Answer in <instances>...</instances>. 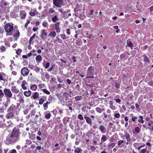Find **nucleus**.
Listing matches in <instances>:
<instances>
[{
	"mask_svg": "<svg viewBox=\"0 0 153 153\" xmlns=\"http://www.w3.org/2000/svg\"><path fill=\"white\" fill-rule=\"evenodd\" d=\"M51 112H52L54 115H56L57 113V111L56 109H54L53 111H51Z\"/></svg>",
	"mask_w": 153,
	"mask_h": 153,
	"instance_id": "nucleus-52",
	"label": "nucleus"
},
{
	"mask_svg": "<svg viewBox=\"0 0 153 153\" xmlns=\"http://www.w3.org/2000/svg\"><path fill=\"white\" fill-rule=\"evenodd\" d=\"M7 48L5 47L4 46L1 45L0 46V52L1 53L4 52L6 51Z\"/></svg>",
	"mask_w": 153,
	"mask_h": 153,
	"instance_id": "nucleus-24",
	"label": "nucleus"
},
{
	"mask_svg": "<svg viewBox=\"0 0 153 153\" xmlns=\"http://www.w3.org/2000/svg\"><path fill=\"white\" fill-rule=\"evenodd\" d=\"M14 108L12 106H11L7 110V112L13 113L14 112Z\"/></svg>",
	"mask_w": 153,
	"mask_h": 153,
	"instance_id": "nucleus-32",
	"label": "nucleus"
},
{
	"mask_svg": "<svg viewBox=\"0 0 153 153\" xmlns=\"http://www.w3.org/2000/svg\"><path fill=\"white\" fill-rule=\"evenodd\" d=\"M147 147L145 149H143L139 152V153H146L147 151Z\"/></svg>",
	"mask_w": 153,
	"mask_h": 153,
	"instance_id": "nucleus-46",
	"label": "nucleus"
},
{
	"mask_svg": "<svg viewBox=\"0 0 153 153\" xmlns=\"http://www.w3.org/2000/svg\"><path fill=\"white\" fill-rule=\"evenodd\" d=\"M82 150L79 147H77L74 150L75 153H82Z\"/></svg>",
	"mask_w": 153,
	"mask_h": 153,
	"instance_id": "nucleus-33",
	"label": "nucleus"
},
{
	"mask_svg": "<svg viewBox=\"0 0 153 153\" xmlns=\"http://www.w3.org/2000/svg\"><path fill=\"white\" fill-rule=\"evenodd\" d=\"M114 86H115V87L116 88H120V85L119 84H118L117 83V82H115L114 83Z\"/></svg>",
	"mask_w": 153,
	"mask_h": 153,
	"instance_id": "nucleus-55",
	"label": "nucleus"
},
{
	"mask_svg": "<svg viewBox=\"0 0 153 153\" xmlns=\"http://www.w3.org/2000/svg\"><path fill=\"white\" fill-rule=\"evenodd\" d=\"M45 76L46 79L49 80L50 79V75L47 73H46L45 74Z\"/></svg>",
	"mask_w": 153,
	"mask_h": 153,
	"instance_id": "nucleus-47",
	"label": "nucleus"
},
{
	"mask_svg": "<svg viewBox=\"0 0 153 153\" xmlns=\"http://www.w3.org/2000/svg\"><path fill=\"white\" fill-rule=\"evenodd\" d=\"M22 51V50L20 49H18L16 51V53L18 55L20 54Z\"/></svg>",
	"mask_w": 153,
	"mask_h": 153,
	"instance_id": "nucleus-54",
	"label": "nucleus"
},
{
	"mask_svg": "<svg viewBox=\"0 0 153 153\" xmlns=\"http://www.w3.org/2000/svg\"><path fill=\"white\" fill-rule=\"evenodd\" d=\"M13 37L14 39H16V40L20 36V33L18 29H17L14 33H13Z\"/></svg>",
	"mask_w": 153,
	"mask_h": 153,
	"instance_id": "nucleus-13",
	"label": "nucleus"
},
{
	"mask_svg": "<svg viewBox=\"0 0 153 153\" xmlns=\"http://www.w3.org/2000/svg\"><path fill=\"white\" fill-rule=\"evenodd\" d=\"M31 93V91L30 90L26 91L24 92V94L26 97H28L30 96Z\"/></svg>",
	"mask_w": 153,
	"mask_h": 153,
	"instance_id": "nucleus-21",
	"label": "nucleus"
},
{
	"mask_svg": "<svg viewBox=\"0 0 153 153\" xmlns=\"http://www.w3.org/2000/svg\"><path fill=\"white\" fill-rule=\"evenodd\" d=\"M124 142V141L123 140H120L118 141L117 145L120 148L123 147V146H122L121 145ZM125 143H126V142H125Z\"/></svg>",
	"mask_w": 153,
	"mask_h": 153,
	"instance_id": "nucleus-31",
	"label": "nucleus"
},
{
	"mask_svg": "<svg viewBox=\"0 0 153 153\" xmlns=\"http://www.w3.org/2000/svg\"><path fill=\"white\" fill-rule=\"evenodd\" d=\"M40 70V68L38 67L37 66H35L34 67V70L37 73H39Z\"/></svg>",
	"mask_w": 153,
	"mask_h": 153,
	"instance_id": "nucleus-44",
	"label": "nucleus"
},
{
	"mask_svg": "<svg viewBox=\"0 0 153 153\" xmlns=\"http://www.w3.org/2000/svg\"><path fill=\"white\" fill-rule=\"evenodd\" d=\"M55 12V10L52 8H50L48 11V13L49 14H52Z\"/></svg>",
	"mask_w": 153,
	"mask_h": 153,
	"instance_id": "nucleus-45",
	"label": "nucleus"
},
{
	"mask_svg": "<svg viewBox=\"0 0 153 153\" xmlns=\"http://www.w3.org/2000/svg\"><path fill=\"white\" fill-rule=\"evenodd\" d=\"M91 150L92 151H94L96 150V148L94 146H91L90 147Z\"/></svg>",
	"mask_w": 153,
	"mask_h": 153,
	"instance_id": "nucleus-62",
	"label": "nucleus"
},
{
	"mask_svg": "<svg viewBox=\"0 0 153 153\" xmlns=\"http://www.w3.org/2000/svg\"><path fill=\"white\" fill-rule=\"evenodd\" d=\"M45 118L48 119L51 117V114L49 111H47L45 112Z\"/></svg>",
	"mask_w": 153,
	"mask_h": 153,
	"instance_id": "nucleus-22",
	"label": "nucleus"
},
{
	"mask_svg": "<svg viewBox=\"0 0 153 153\" xmlns=\"http://www.w3.org/2000/svg\"><path fill=\"white\" fill-rule=\"evenodd\" d=\"M59 20V18L57 15L54 16L52 18V21L54 22H56L57 21Z\"/></svg>",
	"mask_w": 153,
	"mask_h": 153,
	"instance_id": "nucleus-35",
	"label": "nucleus"
},
{
	"mask_svg": "<svg viewBox=\"0 0 153 153\" xmlns=\"http://www.w3.org/2000/svg\"><path fill=\"white\" fill-rule=\"evenodd\" d=\"M133 146L136 148H137L139 147L138 143H134L133 144Z\"/></svg>",
	"mask_w": 153,
	"mask_h": 153,
	"instance_id": "nucleus-63",
	"label": "nucleus"
},
{
	"mask_svg": "<svg viewBox=\"0 0 153 153\" xmlns=\"http://www.w3.org/2000/svg\"><path fill=\"white\" fill-rule=\"evenodd\" d=\"M37 89V85L35 84L30 85V89L33 91H35Z\"/></svg>",
	"mask_w": 153,
	"mask_h": 153,
	"instance_id": "nucleus-23",
	"label": "nucleus"
},
{
	"mask_svg": "<svg viewBox=\"0 0 153 153\" xmlns=\"http://www.w3.org/2000/svg\"><path fill=\"white\" fill-rule=\"evenodd\" d=\"M94 68L93 66H91L89 67L87 70L86 78L87 79H93L94 77Z\"/></svg>",
	"mask_w": 153,
	"mask_h": 153,
	"instance_id": "nucleus-4",
	"label": "nucleus"
},
{
	"mask_svg": "<svg viewBox=\"0 0 153 153\" xmlns=\"http://www.w3.org/2000/svg\"><path fill=\"white\" fill-rule=\"evenodd\" d=\"M39 95L38 92H35L33 93L31 97H32L34 100H36L39 97Z\"/></svg>",
	"mask_w": 153,
	"mask_h": 153,
	"instance_id": "nucleus-17",
	"label": "nucleus"
},
{
	"mask_svg": "<svg viewBox=\"0 0 153 153\" xmlns=\"http://www.w3.org/2000/svg\"><path fill=\"white\" fill-rule=\"evenodd\" d=\"M50 64L49 62H47L45 64V68L46 69H47L50 66Z\"/></svg>",
	"mask_w": 153,
	"mask_h": 153,
	"instance_id": "nucleus-57",
	"label": "nucleus"
},
{
	"mask_svg": "<svg viewBox=\"0 0 153 153\" xmlns=\"http://www.w3.org/2000/svg\"><path fill=\"white\" fill-rule=\"evenodd\" d=\"M37 14L38 12L35 9H31L29 13L30 15L32 16H34Z\"/></svg>",
	"mask_w": 153,
	"mask_h": 153,
	"instance_id": "nucleus-18",
	"label": "nucleus"
},
{
	"mask_svg": "<svg viewBox=\"0 0 153 153\" xmlns=\"http://www.w3.org/2000/svg\"><path fill=\"white\" fill-rule=\"evenodd\" d=\"M78 118L80 120H83L84 118L82 115L81 114H79L78 116Z\"/></svg>",
	"mask_w": 153,
	"mask_h": 153,
	"instance_id": "nucleus-53",
	"label": "nucleus"
},
{
	"mask_svg": "<svg viewBox=\"0 0 153 153\" xmlns=\"http://www.w3.org/2000/svg\"><path fill=\"white\" fill-rule=\"evenodd\" d=\"M60 24V22H57L54 25L55 29L57 33H59L60 32V28L59 27V25Z\"/></svg>",
	"mask_w": 153,
	"mask_h": 153,
	"instance_id": "nucleus-11",
	"label": "nucleus"
},
{
	"mask_svg": "<svg viewBox=\"0 0 153 153\" xmlns=\"http://www.w3.org/2000/svg\"><path fill=\"white\" fill-rule=\"evenodd\" d=\"M11 90L13 93L16 94L19 93V90L15 86L11 87Z\"/></svg>",
	"mask_w": 153,
	"mask_h": 153,
	"instance_id": "nucleus-16",
	"label": "nucleus"
},
{
	"mask_svg": "<svg viewBox=\"0 0 153 153\" xmlns=\"http://www.w3.org/2000/svg\"><path fill=\"white\" fill-rule=\"evenodd\" d=\"M66 31V33L67 35H69L70 34L71 32L70 31V29L69 28H67L65 30Z\"/></svg>",
	"mask_w": 153,
	"mask_h": 153,
	"instance_id": "nucleus-58",
	"label": "nucleus"
},
{
	"mask_svg": "<svg viewBox=\"0 0 153 153\" xmlns=\"http://www.w3.org/2000/svg\"><path fill=\"white\" fill-rule=\"evenodd\" d=\"M41 90H42L45 94H46L49 95L50 94V92L46 89H41Z\"/></svg>",
	"mask_w": 153,
	"mask_h": 153,
	"instance_id": "nucleus-39",
	"label": "nucleus"
},
{
	"mask_svg": "<svg viewBox=\"0 0 153 153\" xmlns=\"http://www.w3.org/2000/svg\"><path fill=\"white\" fill-rule=\"evenodd\" d=\"M36 59L37 61H40L42 60V57L40 55H38L36 56Z\"/></svg>",
	"mask_w": 153,
	"mask_h": 153,
	"instance_id": "nucleus-42",
	"label": "nucleus"
},
{
	"mask_svg": "<svg viewBox=\"0 0 153 153\" xmlns=\"http://www.w3.org/2000/svg\"><path fill=\"white\" fill-rule=\"evenodd\" d=\"M99 129L102 134L105 133L106 132L105 127L103 125H101L99 126Z\"/></svg>",
	"mask_w": 153,
	"mask_h": 153,
	"instance_id": "nucleus-14",
	"label": "nucleus"
},
{
	"mask_svg": "<svg viewBox=\"0 0 153 153\" xmlns=\"http://www.w3.org/2000/svg\"><path fill=\"white\" fill-rule=\"evenodd\" d=\"M9 153H17V152L16 150L15 149H13L11 150H10L9 152Z\"/></svg>",
	"mask_w": 153,
	"mask_h": 153,
	"instance_id": "nucleus-59",
	"label": "nucleus"
},
{
	"mask_svg": "<svg viewBox=\"0 0 153 153\" xmlns=\"http://www.w3.org/2000/svg\"><path fill=\"white\" fill-rule=\"evenodd\" d=\"M95 110L97 112L101 113L103 111V109H102L99 107H97L96 108Z\"/></svg>",
	"mask_w": 153,
	"mask_h": 153,
	"instance_id": "nucleus-37",
	"label": "nucleus"
},
{
	"mask_svg": "<svg viewBox=\"0 0 153 153\" xmlns=\"http://www.w3.org/2000/svg\"><path fill=\"white\" fill-rule=\"evenodd\" d=\"M20 131L19 129L15 127L11 132L6 137V141L7 144H13L17 142L20 138Z\"/></svg>",
	"mask_w": 153,
	"mask_h": 153,
	"instance_id": "nucleus-1",
	"label": "nucleus"
},
{
	"mask_svg": "<svg viewBox=\"0 0 153 153\" xmlns=\"http://www.w3.org/2000/svg\"><path fill=\"white\" fill-rule=\"evenodd\" d=\"M42 25L44 27H47L48 26V22L46 21H44L43 22Z\"/></svg>",
	"mask_w": 153,
	"mask_h": 153,
	"instance_id": "nucleus-41",
	"label": "nucleus"
},
{
	"mask_svg": "<svg viewBox=\"0 0 153 153\" xmlns=\"http://www.w3.org/2000/svg\"><path fill=\"white\" fill-rule=\"evenodd\" d=\"M148 129L150 130V131H153V126L152 125L151 126L148 127Z\"/></svg>",
	"mask_w": 153,
	"mask_h": 153,
	"instance_id": "nucleus-64",
	"label": "nucleus"
},
{
	"mask_svg": "<svg viewBox=\"0 0 153 153\" xmlns=\"http://www.w3.org/2000/svg\"><path fill=\"white\" fill-rule=\"evenodd\" d=\"M56 35V33L55 31H52L48 35V36L51 38H54Z\"/></svg>",
	"mask_w": 153,
	"mask_h": 153,
	"instance_id": "nucleus-27",
	"label": "nucleus"
},
{
	"mask_svg": "<svg viewBox=\"0 0 153 153\" xmlns=\"http://www.w3.org/2000/svg\"><path fill=\"white\" fill-rule=\"evenodd\" d=\"M35 34H34L33 35L30 37L29 40V43L30 45H31L32 41L35 39Z\"/></svg>",
	"mask_w": 153,
	"mask_h": 153,
	"instance_id": "nucleus-36",
	"label": "nucleus"
},
{
	"mask_svg": "<svg viewBox=\"0 0 153 153\" xmlns=\"http://www.w3.org/2000/svg\"><path fill=\"white\" fill-rule=\"evenodd\" d=\"M115 143H111L108 144V146L109 147H111L112 148H113L115 146Z\"/></svg>",
	"mask_w": 153,
	"mask_h": 153,
	"instance_id": "nucleus-56",
	"label": "nucleus"
},
{
	"mask_svg": "<svg viewBox=\"0 0 153 153\" xmlns=\"http://www.w3.org/2000/svg\"><path fill=\"white\" fill-rule=\"evenodd\" d=\"M107 139V137L105 135H103L101 138V142L100 143V144H101L102 143L105 142L106 141Z\"/></svg>",
	"mask_w": 153,
	"mask_h": 153,
	"instance_id": "nucleus-28",
	"label": "nucleus"
},
{
	"mask_svg": "<svg viewBox=\"0 0 153 153\" xmlns=\"http://www.w3.org/2000/svg\"><path fill=\"white\" fill-rule=\"evenodd\" d=\"M27 84V83L25 80H24L22 82L21 87L23 90H25L27 89V87L25 86Z\"/></svg>",
	"mask_w": 153,
	"mask_h": 153,
	"instance_id": "nucleus-20",
	"label": "nucleus"
},
{
	"mask_svg": "<svg viewBox=\"0 0 153 153\" xmlns=\"http://www.w3.org/2000/svg\"><path fill=\"white\" fill-rule=\"evenodd\" d=\"M21 73L23 76H26L28 75L29 73L28 69L27 67H24L21 69Z\"/></svg>",
	"mask_w": 153,
	"mask_h": 153,
	"instance_id": "nucleus-9",
	"label": "nucleus"
},
{
	"mask_svg": "<svg viewBox=\"0 0 153 153\" xmlns=\"http://www.w3.org/2000/svg\"><path fill=\"white\" fill-rule=\"evenodd\" d=\"M8 78L7 75L4 72H0V82H4L7 80Z\"/></svg>",
	"mask_w": 153,
	"mask_h": 153,
	"instance_id": "nucleus-7",
	"label": "nucleus"
},
{
	"mask_svg": "<svg viewBox=\"0 0 153 153\" xmlns=\"http://www.w3.org/2000/svg\"><path fill=\"white\" fill-rule=\"evenodd\" d=\"M120 137L123 139L125 137L127 140V142H126V145H128L132 141V139L131 137L130 134L126 132L124 134H121Z\"/></svg>",
	"mask_w": 153,
	"mask_h": 153,
	"instance_id": "nucleus-5",
	"label": "nucleus"
},
{
	"mask_svg": "<svg viewBox=\"0 0 153 153\" xmlns=\"http://www.w3.org/2000/svg\"><path fill=\"white\" fill-rule=\"evenodd\" d=\"M84 117L87 123L90 125H92V122L91 119L89 117H88L86 114H85Z\"/></svg>",
	"mask_w": 153,
	"mask_h": 153,
	"instance_id": "nucleus-12",
	"label": "nucleus"
},
{
	"mask_svg": "<svg viewBox=\"0 0 153 153\" xmlns=\"http://www.w3.org/2000/svg\"><path fill=\"white\" fill-rule=\"evenodd\" d=\"M68 94L66 92H65L63 93V94L62 95L63 97H64V98H65V100H68Z\"/></svg>",
	"mask_w": 153,
	"mask_h": 153,
	"instance_id": "nucleus-38",
	"label": "nucleus"
},
{
	"mask_svg": "<svg viewBox=\"0 0 153 153\" xmlns=\"http://www.w3.org/2000/svg\"><path fill=\"white\" fill-rule=\"evenodd\" d=\"M60 36H61V38L63 40H65V39H67L66 36L65 34H61L60 35Z\"/></svg>",
	"mask_w": 153,
	"mask_h": 153,
	"instance_id": "nucleus-48",
	"label": "nucleus"
},
{
	"mask_svg": "<svg viewBox=\"0 0 153 153\" xmlns=\"http://www.w3.org/2000/svg\"><path fill=\"white\" fill-rule=\"evenodd\" d=\"M8 113L6 114V117L7 119H11L14 116L13 113L7 112Z\"/></svg>",
	"mask_w": 153,
	"mask_h": 153,
	"instance_id": "nucleus-19",
	"label": "nucleus"
},
{
	"mask_svg": "<svg viewBox=\"0 0 153 153\" xmlns=\"http://www.w3.org/2000/svg\"><path fill=\"white\" fill-rule=\"evenodd\" d=\"M139 118H140V119H139L138 120V122L142 123H144V120H143V117L142 116L140 115L139 117Z\"/></svg>",
	"mask_w": 153,
	"mask_h": 153,
	"instance_id": "nucleus-40",
	"label": "nucleus"
},
{
	"mask_svg": "<svg viewBox=\"0 0 153 153\" xmlns=\"http://www.w3.org/2000/svg\"><path fill=\"white\" fill-rule=\"evenodd\" d=\"M120 114L119 113L115 114H114V116L116 118H119L120 117Z\"/></svg>",
	"mask_w": 153,
	"mask_h": 153,
	"instance_id": "nucleus-60",
	"label": "nucleus"
},
{
	"mask_svg": "<svg viewBox=\"0 0 153 153\" xmlns=\"http://www.w3.org/2000/svg\"><path fill=\"white\" fill-rule=\"evenodd\" d=\"M137 118H138L137 117L134 116L133 117H132V118H131V120L133 122H134L137 119Z\"/></svg>",
	"mask_w": 153,
	"mask_h": 153,
	"instance_id": "nucleus-61",
	"label": "nucleus"
},
{
	"mask_svg": "<svg viewBox=\"0 0 153 153\" xmlns=\"http://www.w3.org/2000/svg\"><path fill=\"white\" fill-rule=\"evenodd\" d=\"M26 16V13L25 11H21L19 14V16L21 19H25Z\"/></svg>",
	"mask_w": 153,
	"mask_h": 153,
	"instance_id": "nucleus-15",
	"label": "nucleus"
},
{
	"mask_svg": "<svg viewBox=\"0 0 153 153\" xmlns=\"http://www.w3.org/2000/svg\"><path fill=\"white\" fill-rule=\"evenodd\" d=\"M50 102L47 101L46 102L44 103L43 104V108L45 110H47L48 107V105L50 104Z\"/></svg>",
	"mask_w": 153,
	"mask_h": 153,
	"instance_id": "nucleus-25",
	"label": "nucleus"
},
{
	"mask_svg": "<svg viewBox=\"0 0 153 153\" xmlns=\"http://www.w3.org/2000/svg\"><path fill=\"white\" fill-rule=\"evenodd\" d=\"M45 86V85L44 84H39L38 85V86L39 88L42 89V88H44Z\"/></svg>",
	"mask_w": 153,
	"mask_h": 153,
	"instance_id": "nucleus-50",
	"label": "nucleus"
},
{
	"mask_svg": "<svg viewBox=\"0 0 153 153\" xmlns=\"http://www.w3.org/2000/svg\"><path fill=\"white\" fill-rule=\"evenodd\" d=\"M140 130L139 127H136L135 128L134 131H133V132L134 134L138 133L140 132Z\"/></svg>",
	"mask_w": 153,
	"mask_h": 153,
	"instance_id": "nucleus-29",
	"label": "nucleus"
},
{
	"mask_svg": "<svg viewBox=\"0 0 153 153\" xmlns=\"http://www.w3.org/2000/svg\"><path fill=\"white\" fill-rule=\"evenodd\" d=\"M32 143V142L31 140H26V144L27 145H30Z\"/></svg>",
	"mask_w": 153,
	"mask_h": 153,
	"instance_id": "nucleus-49",
	"label": "nucleus"
},
{
	"mask_svg": "<svg viewBox=\"0 0 153 153\" xmlns=\"http://www.w3.org/2000/svg\"><path fill=\"white\" fill-rule=\"evenodd\" d=\"M63 2V0H53V4L57 7H61Z\"/></svg>",
	"mask_w": 153,
	"mask_h": 153,
	"instance_id": "nucleus-10",
	"label": "nucleus"
},
{
	"mask_svg": "<svg viewBox=\"0 0 153 153\" xmlns=\"http://www.w3.org/2000/svg\"><path fill=\"white\" fill-rule=\"evenodd\" d=\"M45 102L44 99L43 98H41L39 99V104L40 105H42Z\"/></svg>",
	"mask_w": 153,
	"mask_h": 153,
	"instance_id": "nucleus-43",
	"label": "nucleus"
},
{
	"mask_svg": "<svg viewBox=\"0 0 153 153\" xmlns=\"http://www.w3.org/2000/svg\"><path fill=\"white\" fill-rule=\"evenodd\" d=\"M143 58L144 62L146 63H148L149 62V59L147 56H146L145 54H144L143 55Z\"/></svg>",
	"mask_w": 153,
	"mask_h": 153,
	"instance_id": "nucleus-26",
	"label": "nucleus"
},
{
	"mask_svg": "<svg viewBox=\"0 0 153 153\" xmlns=\"http://www.w3.org/2000/svg\"><path fill=\"white\" fill-rule=\"evenodd\" d=\"M4 95V92L2 91V90L0 89V97H2Z\"/></svg>",
	"mask_w": 153,
	"mask_h": 153,
	"instance_id": "nucleus-51",
	"label": "nucleus"
},
{
	"mask_svg": "<svg viewBox=\"0 0 153 153\" xmlns=\"http://www.w3.org/2000/svg\"><path fill=\"white\" fill-rule=\"evenodd\" d=\"M4 29L6 32V36H12L14 29L13 24L8 23L4 26Z\"/></svg>",
	"mask_w": 153,
	"mask_h": 153,
	"instance_id": "nucleus-3",
	"label": "nucleus"
},
{
	"mask_svg": "<svg viewBox=\"0 0 153 153\" xmlns=\"http://www.w3.org/2000/svg\"><path fill=\"white\" fill-rule=\"evenodd\" d=\"M7 6V2L4 0H1L0 2V18L3 14H5L10 11V7Z\"/></svg>",
	"mask_w": 153,
	"mask_h": 153,
	"instance_id": "nucleus-2",
	"label": "nucleus"
},
{
	"mask_svg": "<svg viewBox=\"0 0 153 153\" xmlns=\"http://www.w3.org/2000/svg\"><path fill=\"white\" fill-rule=\"evenodd\" d=\"M48 33L46 30L45 29H42L41 32L40 37L42 40H44L46 39Z\"/></svg>",
	"mask_w": 153,
	"mask_h": 153,
	"instance_id": "nucleus-8",
	"label": "nucleus"
},
{
	"mask_svg": "<svg viewBox=\"0 0 153 153\" xmlns=\"http://www.w3.org/2000/svg\"><path fill=\"white\" fill-rule=\"evenodd\" d=\"M3 92L6 97L10 98L12 97L13 94L10 89L5 88L4 89Z\"/></svg>",
	"mask_w": 153,
	"mask_h": 153,
	"instance_id": "nucleus-6",
	"label": "nucleus"
},
{
	"mask_svg": "<svg viewBox=\"0 0 153 153\" xmlns=\"http://www.w3.org/2000/svg\"><path fill=\"white\" fill-rule=\"evenodd\" d=\"M127 45L129 47H130L131 49H133V44L132 42L129 39H128L127 42Z\"/></svg>",
	"mask_w": 153,
	"mask_h": 153,
	"instance_id": "nucleus-30",
	"label": "nucleus"
},
{
	"mask_svg": "<svg viewBox=\"0 0 153 153\" xmlns=\"http://www.w3.org/2000/svg\"><path fill=\"white\" fill-rule=\"evenodd\" d=\"M74 98L75 100L79 101L82 100L83 97L82 96L78 95L75 97Z\"/></svg>",
	"mask_w": 153,
	"mask_h": 153,
	"instance_id": "nucleus-34",
	"label": "nucleus"
}]
</instances>
